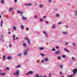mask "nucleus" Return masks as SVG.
<instances>
[{"mask_svg": "<svg viewBox=\"0 0 77 77\" xmlns=\"http://www.w3.org/2000/svg\"><path fill=\"white\" fill-rule=\"evenodd\" d=\"M46 16H44L43 17V19H45L46 18Z\"/></svg>", "mask_w": 77, "mask_h": 77, "instance_id": "38", "label": "nucleus"}, {"mask_svg": "<svg viewBox=\"0 0 77 77\" xmlns=\"http://www.w3.org/2000/svg\"><path fill=\"white\" fill-rule=\"evenodd\" d=\"M62 24V22H59L58 23V24H59V25L60 24Z\"/></svg>", "mask_w": 77, "mask_h": 77, "instance_id": "26", "label": "nucleus"}, {"mask_svg": "<svg viewBox=\"0 0 77 77\" xmlns=\"http://www.w3.org/2000/svg\"><path fill=\"white\" fill-rule=\"evenodd\" d=\"M25 39H26L28 43L29 44H30V40H29L28 38H25Z\"/></svg>", "mask_w": 77, "mask_h": 77, "instance_id": "5", "label": "nucleus"}, {"mask_svg": "<svg viewBox=\"0 0 77 77\" xmlns=\"http://www.w3.org/2000/svg\"><path fill=\"white\" fill-rule=\"evenodd\" d=\"M1 3H4V1H3V0H1Z\"/></svg>", "mask_w": 77, "mask_h": 77, "instance_id": "29", "label": "nucleus"}, {"mask_svg": "<svg viewBox=\"0 0 77 77\" xmlns=\"http://www.w3.org/2000/svg\"><path fill=\"white\" fill-rule=\"evenodd\" d=\"M15 35H14L13 36V38H15Z\"/></svg>", "mask_w": 77, "mask_h": 77, "instance_id": "52", "label": "nucleus"}, {"mask_svg": "<svg viewBox=\"0 0 77 77\" xmlns=\"http://www.w3.org/2000/svg\"><path fill=\"white\" fill-rule=\"evenodd\" d=\"M26 30H29V28H26Z\"/></svg>", "mask_w": 77, "mask_h": 77, "instance_id": "46", "label": "nucleus"}, {"mask_svg": "<svg viewBox=\"0 0 77 77\" xmlns=\"http://www.w3.org/2000/svg\"><path fill=\"white\" fill-rule=\"evenodd\" d=\"M42 62H44V60H42Z\"/></svg>", "mask_w": 77, "mask_h": 77, "instance_id": "59", "label": "nucleus"}, {"mask_svg": "<svg viewBox=\"0 0 77 77\" xmlns=\"http://www.w3.org/2000/svg\"><path fill=\"white\" fill-rule=\"evenodd\" d=\"M75 15H77V11H75Z\"/></svg>", "mask_w": 77, "mask_h": 77, "instance_id": "40", "label": "nucleus"}, {"mask_svg": "<svg viewBox=\"0 0 77 77\" xmlns=\"http://www.w3.org/2000/svg\"><path fill=\"white\" fill-rule=\"evenodd\" d=\"M35 77H42V75H40L39 76V74H37L36 75Z\"/></svg>", "mask_w": 77, "mask_h": 77, "instance_id": "8", "label": "nucleus"}, {"mask_svg": "<svg viewBox=\"0 0 77 77\" xmlns=\"http://www.w3.org/2000/svg\"><path fill=\"white\" fill-rule=\"evenodd\" d=\"M45 35L47 37L48 36V34H47V33H46Z\"/></svg>", "mask_w": 77, "mask_h": 77, "instance_id": "48", "label": "nucleus"}, {"mask_svg": "<svg viewBox=\"0 0 77 77\" xmlns=\"http://www.w3.org/2000/svg\"><path fill=\"white\" fill-rule=\"evenodd\" d=\"M56 54H59L60 53V51H57L55 52Z\"/></svg>", "mask_w": 77, "mask_h": 77, "instance_id": "4", "label": "nucleus"}, {"mask_svg": "<svg viewBox=\"0 0 77 77\" xmlns=\"http://www.w3.org/2000/svg\"><path fill=\"white\" fill-rule=\"evenodd\" d=\"M41 56H43V57L45 56V55L43 54H41Z\"/></svg>", "mask_w": 77, "mask_h": 77, "instance_id": "30", "label": "nucleus"}, {"mask_svg": "<svg viewBox=\"0 0 77 77\" xmlns=\"http://www.w3.org/2000/svg\"><path fill=\"white\" fill-rule=\"evenodd\" d=\"M63 33H64L65 34H67L68 33L67 32H63Z\"/></svg>", "mask_w": 77, "mask_h": 77, "instance_id": "28", "label": "nucleus"}, {"mask_svg": "<svg viewBox=\"0 0 77 77\" xmlns=\"http://www.w3.org/2000/svg\"><path fill=\"white\" fill-rule=\"evenodd\" d=\"M22 56V54H18V56Z\"/></svg>", "mask_w": 77, "mask_h": 77, "instance_id": "25", "label": "nucleus"}, {"mask_svg": "<svg viewBox=\"0 0 77 77\" xmlns=\"http://www.w3.org/2000/svg\"><path fill=\"white\" fill-rule=\"evenodd\" d=\"M60 75H62V72H60Z\"/></svg>", "mask_w": 77, "mask_h": 77, "instance_id": "44", "label": "nucleus"}, {"mask_svg": "<svg viewBox=\"0 0 77 77\" xmlns=\"http://www.w3.org/2000/svg\"><path fill=\"white\" fill-rule=\"evenodd\" d=\"M44 77H47V76L45 75L44 76Z\"/></svg>", "mask_w": 77, "mask_h": 77, "instance_id": "62", "label": "nucleus"}, {"mask_svg": "<svg viewBox=\"0 0 77 77\" xmlns=\"http://www.w3.org/2000/svg\"><path fill=\"white\" fill-rule=\"evenodd\" d=\"M43 20L42 19H40V21L42 22V20Z\"/></svg>", "mask_w": 77, "mask_h": 77, "instance_id": "47", "label": "nucleus"}, {"mask_svg": "<svg viewBox=\"0 0 77 77\" xmlns=\"http://www.w3.org/2000/svg\"><path fill=\"white\" fill-rule=\"evenodd\" d=\"M16 39H18V37H16Z\"/></svg>", "mask_w": 77, "mask_h": 77, "instance_id": "57", "label": "nucleus"}, {"mask_svg": "<svg viewBox=\"0 0 77 77\" xmlns=\"http://www.w3.org/2000/svg\"><path fill=\"white\" fill-rule=\"evenodd\" d=\"M56 48L57 49H59V47L58 46H56Z\"/></svg>", "mask_w": 77, "mask_h": 77, "instance_id": "36", "label": "nucleus"}, {"mask_svg": "<svg viewBox=\"0 0 77 77\" xmlns=\"http://www.w3.org/2000/svg\"><path fill=\"white\" fill-rule=\"evenodd\" d=\"M72 59H73V60H75V58L74 57H72Z\"/></svg>", "mask_w": 77, "mask_h": 77, "instance_id": "49", "label": "nucleus"}, {"mask_svg": "<svg viewBox=\"0 0 77 77\" xmlns=\"http://www.w3.org/2000/svg\"><path fill=\"white\" fill-rule=\"evenodd\" d=\"M66 28H68V26H66Z\"/></svg>", "mask_w": 77, "mask_h": 77, "instance_id": "63", "label": "nucleus"}, {"mask_svg": "<svg viewBox=\"0 0 77 77\" xmlns=\"http://www.w3.org/2000/svg\"><path fill=\"white\" fill-rule=\"evenodd\" d=\"M3 13L2 12V15H3Z\"/></svg>", "mask_w": 77, "mask_h": 77, "instance_id": "64", "label": "nucleus"}, {"mask_svg": "<svg viewBox=\"0 0 77 77\" xmlns=\"http://www.w3.org/2000/svg\"><path fill=\"white\" fill-rule=\"evenodd\" d=\"M73 46H75V43H73Z\"/></svg>", "mask_w": 77, "mask_h": 77, "instance_id": "33", "label": "nucleus"}, {"mask_svg": "<svg viewBox=\"0 0 77 77\" xmlns=\"http://www.w3.org/2000/svg\"><path fill=\"white\" fill-rule=\"evenodd\" d=\"M11 32H8V34H11Z\"/></svg>", "mask_w": 77, "mask_h": 77, "instance_id": "51", "label": "nucleus"}, {"mask_svg": "<svg viewBox=\"0 0 77 77\" xmlns=\"http://www.w3.org/2000/svg\"><path fill=\"white\" fill-rule=\"evenodd\" d=\"M52 0H49V2H51Z\"/></svg>", "mask_w": 77, "mask_h": 77, "instance_id": "56", "label": "nucleus"}, {"mask_svg": "<svg viewBox=\"0 0 77 77\" xmlns=\"http://www.w3.org/2000/svg\"><path fill=\"white\" fill-rule=\"evenodd\" d=\"M2 18V16L1 15H0V19Z\"/></svg>", "mask_w": 77, "mask_h": 77, "instance_id": "58", "label": "nucleus"}, {"mask_svg": "<svg viewBox=\"0 0 77 77\" xmlns=\"http://www.w3.org/2000/svg\"><path fill=\"white\" fill-rule=\"evenodd\" d=\"M33 71H30L28 73H27L26 74V75H29V74H33Z\"/></svg>", "mask_w": 77, "mask_h": 77, "instance_id": "6", "label": "nucleus"}, {"mask_svg": "<svg viewBox=\"0 0 77 77\" xmlns=\"http://www.w3.org/2000/svg\"><path fill=\"white\" fill-rule=\"evenodd\" d=\"M46 24H48V22L46 21Z\"/></svg>", "mask_w": 77, "mask_h": 77, "instance_id": "53", "label": "nucleus"}, {"mask_svg": "<svg viewBox=\"0 0 77 77\" xmlns=\"http://www.w3.org/2000/svg\"><path fill=\"white\" fill-rule=\"evenodd\" d=\"M17 13H18V14H20V11H18Z\"/></svg>", "mask_w": 77, "mask_h": 77, "instance_id": "43", "label": "nucleus"}, {"mask_svg": "<svg viewBox=\"0 0 77 77\" xmlns=\"http://www.w3.org/2000/svg\"><path fill=\"white\" fill-rule=\"evenodd\" d=\"M14 38V40L15 41V38Z\"/></svg>", "mask_w": 77, "mask_h": 77, "instance_id": "61", "label": "nucleus"}, {"mask_svg": "<svg viewBox=\"0 0 77 77\" xmlns=\"http://www.w3.org/2000/svg\"><path fill=\"white\" fill-rule=\"evenodd\" d=\"M25 5L26 6H30L32 5V4H26Z\"/></svg>", "mask_w": 77, "mask_h": 77, "instance_id": "9", "label": "nucleus"}, {"mask_svg": "<svg viewBox=\"0 0 77 77\" xmlns=\"http://www.w3.org/2000/svg\"><path fill=\"white\" fill-rule=\"evenodd\" d=\"M23 46H26V43H23Z\"/></svg>", "mask_w": 77, "mask_h": 77, "instance_id": "37", "label": "nucleus"}, {"mask_svg": "<svg viewBox=\"0 0 77 77\" xmlns=\"http://www.w3.org/2000/svg\"><path fill=\"white\" fill-rule=\"evenodd\" d=\"M52 27L53 29H55V28H56V26H55V24H54V26H52Z\"/></svg>", "mask_w": 77, "mask_h": 77, "instance_id": "20", "label": "nucleus"}, {"mask_svg": "<svg viewBox=\"0 0 77 77\" xmlns=\"http://www.w3.org/2000/svg\"><path fill=\"white\" fill-rule=\"evenodd\" d=\"M60 59V57H58V59Z\"/></svg>", "mask_w": 77, "mask_h": 77, "instance_id": "50", "label": "nucleus"}, {"mask_svg": "<svg viewBox=\"0 0 77 77\" xmlns=\"http://www.w3.org/2000/svg\"><path fill=\"white\" fill-rule=\"evenodd\" d=\"M51 73H49V77H51Z\"/></svg>", "mask_w": 77, "mask_h": 77, "instance_id": "31", "label": "nucleus"}, {"mask_svg": "<svg viewBox=\"0 0 77 77\" xmlns=\"http://www.w3.org/2000/svg\"><path fill=\"white\" fill-rule=\"evenodd\" d=\"M43 33L45 34H46V32H45V31H44Z\"/></svg>", "mask_w": 77, "mask_h": 77, "instance_id": "54", "label": "nucleus"}, {"mask_svg": "<svg viewBox=\"0 0 77 77\" xmlns=\"http://www.w3.org/2000/svg\"><path fill=\"white\" fill-rule=\"evenodd\" d=\"M73 77V75H72L69 76L68 77Z\"/></svg>", "mask_w": 77, "mask_h": 77, "instance_id": "35", "label": "nucleus"}, {"mask_svg": "<svg viewBox=\"0 0 77 77\" xmlns=\"http://www.w3.org/2000/svg\"><path fill=\"white\" fill-rule=\"evenodd\" d=\"M60 68H62V67H63V66H62V65H60Z\"/></svg>", "mask_w": 77, "mask_h": 77, "instance_id": "32", "label": "nucleus"}, {"mask_svg": "<svg viewBox=\"0 0 77 77\" xmlns=\"http://www.w3.org/2000/svg\"><path fill=\"white\" fill-rule=\"evenodd\" d=\"M14 2L17 3V0H14Z\"/></svg>", "mask_w": 77, "mask_h": 77, "instance_id": "45", "label": "nucleus"}, {"mask_svg": "<svg viewBox=\"0 0 77 77\" xmlns=\"http://www.w3.org/2000/svg\"><path fill=\"white\" fill-rule=\"evenodd\" d=\"M28 51H29V48H27L25 51L24 52V55H26L27 54V53H28Z\"/></svg>", "mask_w": 77, "mask_h": 77, "instance_id": "2", "label": "nucleus"}, {"mask_svg": "<svg viewBox=\"0 0 77 77\" xmlns=\"http://www.w3.org/2000/svg\"><path fill=\"white\" fill-rule=\"evenodd\" d=\"M3 60H6V55H4L3 57Z\"/></svg>", "mask_w": 77, "mask_h": 77, "instance_id": "15", "label": "nucleus"}, {"mask_svg": "<svg viewBox=\"0 0 77 77\" xmlns=\"http://www.w3.org/2000/svg\"><path fill=\"white\" fill-rule=\"evenodd\" d=\"M21 14H23V11H21V12H20Z\"/></svg>", "mask_w": 77, "mask_h": 77, "instance_id": "55", "label": "nucleus"}, {"mask_svg": "<svg viewBox=\"0 0 77 77\" xmlns=\"http://www.w3.org/2000/svg\"><path fill=\"white\" fill-rule=\"evenodd\" d=\"M52 51H55V49H54V48H53L52 49Z\"/></svg>", "mask_w": 77, "mask_h": 77, "instance_id": "34", "label": "nucleus"}, {"mask_svg": "<svg viewBox=\"0 0 77 77\" xmlns=\"http://www.w3.org/2000/svg\"><path fill=\"white\" fill-rule=\"evenodd\" d=\"M73 74L74 75H75V74L77 72V69H75L73 70Z\"/></svg>", "mask_w": 77, "mask_h": 77, "instance_id": "3", "label": "nucleus"}, {"mask_svg": "<svg viewBox=\"0 0 77 77\" xmlns=\"http://www.w3.org/2000/svg\"><path fill=\"white\" fill-rule=\"evenodd\" d=\"M22 19L23 20H27V17H22Z\"/></svg>", "mask_w": 77, "mask_h": 77, "instance_id": "13", "label": "nucleus"}, {"mask_svg": "<svg viewBox=\"0 0 77 77\" xmlns=\"http://www.w3.org/2000/svg\"><path fill=\"white\" fill-rule=\"evenodd\" d=\"M13 10V8H11L9 10V12H11Z\"/></svg>", "mask_w": 77, "mask_h": 77, "instance_id": "10", "label": "nucleus"}, {"mask_svg": "<svg viewBox=\"0 0 77 77\" xmlns=\"http://www.w3.org/2000/svg\"><path fill=\"white\" fill-rule=\"evenodd\" d=\"M39 7L40 8H42V7H43V5H41Z\"/></svg>", "mask_w": 77, "mask_h": 77, "instance_id": "27", "label": "nucleus"}, {"mask_svg": "<svg viewBox=\"0 0 77 77\" xmlns=\"http://www.w3.org/2000/svg\"><path fill=\"white\" fill-rule=\"evenodd\" d=\"M19 72H20L19 70H17L16 72L14 73L13 74L14 75H16V77H18V76H19Z\"/></svg>", "mask_w": 77, "mask_h": 77, "instance_id": "1", "label": "nucleus"}, {"mask_svg": "<svg viewBox=\"0 0 77 77\" xmlns=\"http://www.w3.org/2000/svg\"><path fill=\"white\" fill-rule=\"evenodd\" d=\"M3 20L1 21V27H2L3 26Z\"/></svg>", "mask_w": 77, "mask_h": 77, "instance_id": "11", "label": "nucleus"}, {"mask_svg": "<svg viewBox=\"0 0 77 77\" xmlns=\"http://www.w3.org/2000/svg\"><path fill=\"white\" fill-rule=\"evenodd\" d=\"M62 57L63 58H65V57H66V56L65 55H62Z\"/></svg>", "mask_w": 77, "mask_h": 77, "instance_id": "24", "label": "nucleus"}, {"mask_svg": "<svg viewBox=\"0 0 77 77\" xmlns=\"http://www.w3.org/2000/svg\"><path fill=\"white\" fill-rule=\"evenodd\" d=\"M34 18H37V16L35 15V16H34Z\"/></svg>", "mask_w": 77, "mask_h": 77, "instance_id": "42", "label": "nucleus"}, {"mask_svg": "<svg viewBox=\"0 0 77 77\" xmlns=\"http://www.w3.org/2000/svg\"><path fill=\"white\" fill-rule=\"evenodd\" d=\"M68 44V42L66 43V45H67Z\"/></svg>", "mask_w": 77, "mask_h": 77, "instance_id": "60", "label": "nucleus"}, {"mask_svg": "<svg viewBox=\"0 0 77 77\" xmlns=\"http://www.w3.org/2000/svg\"><path fill=\"white\" fill-rule=\"evenodd\" d=\"M1 36H2V37L1 38V41H2V40H3V35H2Z\"/></svg>", "mask_w": 77, "mask_h": 77, "instance_id": "22", "label": "nucleus"}, {"mask_svg": "<svg viewBox=\"0 0 77 77\" xmlns=\"http://www.w3.org/2000/svg\"><path fill=\"white\" fill-rule=\"evenodd\" d=\"M20 67H21V65H19L16 67V68H18Z\"/></svg>", "mask_w": 77, "mask_h": 77, "instance_id": "18", "label": "nucleus"}, {"mask_svg": "<svg viewBox=\"0 0 77 77\" xmlns=\"http://www.w3.org/2000/svg\"><path fill=\"white\" fill-rule=\"evenodd\" d=\"M21 28L22 29H24V26H23V25H21Z\"/></svg>", "mask_w": 77, "mask_h": 77, "instance_id": "23", "label": "nucleus"}, {"mask_svg": "<svg viewBox=\"0 0 77 77\" xmlns=\"http://www.w3.org/2000/svg\"><path fill=\"white\" fill-rule=\"evenodd\" d=\"M13 29H14V30H17V28H16L15 26L13 27Z\"/></svg>", "mask_w": 77, "mask_h": 77, "instance_id": "19", "label": "nucleus"}, {"mask_svg": "<svg viewBox=\"0 0 77 77\" xmlns=\"http://www.w3.org/2000/svg\"><path fill=\"white\" fill-rule=\"evenodd\" d=\"M44 48L41 47L40 48V50H44Z\"/></svg>", "mask_w": 77, "mask_h": 77, "instance_id": "17", "label": "nucleus"}, {"mask_svg": "<svg viewBox=\"0 0 77 77\" xmlns=\"http://www.w3.org/2000/svg\"><path fill=\"white\" fill-rule=\"evenodd\" d=\"M12 59V58L11 56H9L7 57V59L8 60H10V59Z\"/></svg>", "mask_w": 77, "mask_h": 77, "instance_id": "7", "label": "nucleus"}, {"mask_svg": "<svg viewBox=\"0 0 77 77\" xmlns=\"http://www.w3.org/2000/svg\"><path fill=\"white\" fill-rule=\"evenodd\" d=\"M44 60V61H48V58H45Z\"/></svg>", "mask_w": 77, "mask_h": 77, "instance_id": "12", "label": "nucleus"}, {"mask_svg": "<svg viewBox=\"0 0 77 77\" xmlns=\"http://www.w3.org/2000/svg\"><path fill=\"white\" fill-rule=\"evenodd\" d=\"M57 17H59V14H57Z\"/></svg>", "mask_w": 77, "mask_h": 77, "instance_id": "41", "label": "nucleus"}, {"mask_svg": "<svg viewBox=\"0 0 77 77\" xmlns=\"http://www.w3.org/2000/svg\"><path fill=\"white\" fill-rule=\"evenodd\" d=\"M6 74V73H1V75H5Z\"/></svg>", "mask_w": 77, "mask_h": 77, "instance_id": "14", "label": "nucleus"}, {"mask_svg": "<svg viewBox=\"0 0 77 77\" xmlns=\"http://www.w3.org/2000/svg\"><path fill=\"white\" fill-rule=\"evenodd\" d=\"M64 50L65 51H66L67 52H69V50H67L66 48H64Z\"/></svg>", "mask_w": 77, "mask_h": 77, "instance_id": "16", "label": "nucleus"}, {"mask_svg": "<svg viewBox=\"0 0 77 77\" xmlns=\"http://www.w3.org/2000/svg\"><path fill=\"white\" fill-rule=\"evenodd\" d=\"M9 47H12V45H11V44H10L9 45Z\"/></svg>", "mask_w": 77, "mask_h": 77, "instance_id": "39", "label": "nucleus"}, {"mask_svg": "<svg viewBox=\"0 0 77 77\" xmlns=\"http://www.w3.org/2000/svg\"><path fill=\"white\" fill-rule=\"evenodd\" d=\"M6 69H7V71H9V70L10 69V68H9L8 67H7L6 68Z\"/></svg>", "mask_w": 77, "mask_h": 77, "instance_id": "21", "label": "nucleus"}]
</instances>
